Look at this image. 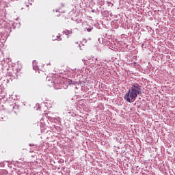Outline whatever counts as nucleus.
<instances>
[{"label": "nucleus", "mask_w": 175, "mask_h": 175, "mask_svg": "<svg viewBox=\"0 0 175 175\" xmlns=\"http://www.w3.org/2000/svg\"><path fill=\"white\" fill-rule=\"evenodd\" d=\"M143 94L142 86L139 83H134L128 92L125 94L124 98L126 102L131 103L133 100H136L138 95Z\"/></svg>", "instance_id": "nucleus-1"}, {"label": "nucleus", "mask_w": 175, "mask_h": 175, "mask_svg": "<svg viewBox=\"0 0 175 175\" xmlns=\"http://www.w3.org/2000/svg\"><path fill=\"white\" fill-rule=\"evenodd\" d=\"M92 29H93V27H90V28L87 29V31L88 32H91V31H92Z\"/></svg>", "instance_id": "nucleus-2"}]
</instances>
